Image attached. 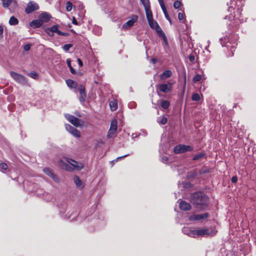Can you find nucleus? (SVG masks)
I'll use <instances>...</instances> for the list:
<instances>
[{
	"mask_svg": "<svg viewBox=\"0 0 256 256\" xmlns=\"http://www.w3.org/2000/svg\"><path fill=\"white\" fill-rule=\"evenodd\" d=\"M164 12V16H165L166 18V20L169 21V22H170V24H172V20H171L170 17L169 16V15L168 14L167 10H166L165 12Z\"/></svg>",
	"mask_w": 256,
	"mask_h": 256,
	"instance_id": "45",
	"label": "nucleus"
},
{
	"mask_svg": "<svg viewBox=\"0 0 256 256\" xmlns=\"http://www.w3.org/2000/svg\"><path fill=\"white\" fill-rule=\"evenodd\" d=\"M72 4L70 2H68L66 4V9L67 11L70 12L72 10Z\"/></svg>",
	"mask_w": 256,
	"mask_h": 256,
	"instance_id": "40",
	"label": "nucleus"
},
{
	"mask_svg": "<svg viewBox=\"0 0 256 256\" xmlns=\"http://www.w3.org/2000/svg\"><path fill=\"white\" fill-rule=\"evenodd\" d=\"M43 171L46 175H48L50 177L52 175L54 174L52 172V170L50 168H44L43 169Z\"/></svg>",
	"mask_w": 256,
	"mask_h": 256,
	"instance_id": "34",
	"label": "nucleus"
},
{
	"mask_svg": "<svg viewBox=\"0 0 256 256\" xmlns=\"http://www.w3.org/2000/svg\"><path fill=\"white\" fill-rule=\"evenodd\" d=\"M18 24V20L14 16H12L9 20V24L11 26H15Z\"/></svg>",
	"mask_w": 256,
	"mask_h": 256,
	"instance_id": "26",
	"label": "nucleus"
},
{
	"mask_svg": "<svg viewBox=\"0 0 256 256\" xmlns=\"http://www.w3.org/2000/svg\"><path fill=\"white\" fill-rule=\"evenodd\" d=\"M138 20V16L132 15L131 17V18L124 24L122 26V28H128L132 26L134 24V22H137Z\"/></svg>",
	"mask_w": 256,
	"mask_h": 256,
	"instance_id": "12",
	"label": "nucleus"
},
{
	"mask_svg": "<svg viewBox=\"0 0 256 256\" xmlns=\"http://www.w3.org/2000/svg\"><path fill=\"white\" fill-rule=\"evenodd\" d=\"M86 92L82 93V94H80V97H79L80 100L81 102H84L86 100Z\"/></svg>",
	"mask_w": 256,
	"mask_h": 256,
	"instance_id": "37",
	"label": "nucleus"
},
{
	"mask_svg": "<svg viewBox=\"0 0 256 256\" xmlns=\"http://www.w3.org/2000/svg\"><path fill=\"white\" fill-rule=\"evenodd\" d=\"M80 94L86 92L85 86L83 84H80L78 88Z\"/></svg>",
	"mask_w": 256,
	"mask_h": 256,
	"instance_id": "39",
	"label": "nucleus"
},
{
	"mask_svg": "<svg viewBox=\"0 0 256 256\" xmlns=\"http://www.w3.org/2000/svg\"><path fill=\"white\" fill-rule=\"evenodd\" d=\"M72 46V44H66L63 46V50L65 51H68L70 48Z\"/></svg>",
	"mask_w": 256,
	"mask_h": 256,
	"instance_id": "41",
	"label": "nucleus"
},
{
	"mask_svg": "<svg viewBox=\"0 0 256 256\" xmlns=\"http://www.w3.org/2000/svg\"><path fill=\"white\" fill-rule=\"evenodd\" d=\"M206 158V154L205 152H202L200 153H198L195 156H194L192 158L193 160H201L202 158Z\"/></svg>",
	"mask_w": 256,
	"mask_h": 256,
	"instance_id": "20",
	"label": "nucleus"
},
{
	"mask_svg": "<svg viewBox=\"0 0 256 256\" xmlns=\"http://www.w3.org/2000/svg\"><path fill=\"white\" fill-rule=\"evenodd\" d=\"M194 148L190 146L179 144L174 146V152L176 154H183L186 152H192Z\"/></svg>",
	"mask_w": 256,
	"mask_h": 256,
	"instance_id": "2",
	"label": "nucleus"
},
{
	"mask_svg": "<svg viewBox=\"0 0 256 256\" xmlns=\"http://www.w3.org/2000/svg\"><path fill=\"white\" fill-rule=\"evenodd\" d=\"M235 48H236L234 46H232V48H231V51L232 52L233 50H234ZM233 55H234V53H233V52H232V54L231 55V56H233Z\"/></svg>",
	"mask_w": 256,
	"mask_h": 256,
	"instance_id": "59",
	"label": "nucleus"
},
{
	"mask_svg": "<svg viewBox=\"0 0 256 256\" xmlns=\"http://www.w3.org/2000/svg\"><path fill=\"white\" fill-rule=\"evenodd\" d=\"M45 32L50 37H52L54 34L52 32H50L47 31V28L45 30Z\"/></svg>",
	"mask_w": 256,
	"mask_h": 256,
	"instance_id": "53",
	"label": "nucleus"
},
{
	"mask_svg": "<svg viewBox=\"0 0 256 256\" xmlns=\"http://www.w3.org/2000/svg\"><path fill=\"white\" fill-rule=\"evenodd\" d=\"M172 72L170 70H165L160 75V78L161 80H164L171 76Z\"/></svg>",
	"mask_w": 256,
	"mask_h": 256,
	"instance_id": "18",
	"label": "nucleus"
},
{
	"mask_svg": "<svg viewBox=\"0 0 256 256\" xmlns=\"http://www.w3.org/2000/svg\"><path fill=\"white\" fill-rule=\"evenodd\" d=\"M65 127L66 130L72 134L73 136L77 138L80 137V132L76 128H74L69 124H66Z\"/></svg>",
	"mask_w": 256,
	"mask_h": 256,
	"instance_id": "9",
	"label": "nucleus"
},
{
	"mask_svg": "<svg viewBox=\"0 0 256 256\" xmlns=\"http://www.w3.org/2000/svg\"><path fill=\"white\" fill-rule=\"evenodd\" d=\"M182 6V2L180 1L176 0L174 2V7L176 9L179 8Z\"/></svg>",
	"mask_w": 256,
	"mask_h": 256,
	"instance_id": "38",
	"label": "nucleus"
},
{
	"mask_svg": "<svg viewBox=\"0 0 256 256\" xmlns=\"http://www.w3.org/2000/svg\"><path fill=\"white\" fill-rule=\"evenodd\" d=\"M109 105L112 111H115L118 108V104L115 100L110 101Z\"/></svg>",
	"mask_w": 256,
	"mask_h": 256,
	"instance_id": "25",
	"label": "nucleus"
},
{
	"mask_svg": "<svg viewBox=\"0 0 256 256\" xmlns=\"http://www.w3.org/2000/svg\"><path fill=\"white\" fill-rule=\"evenodd\" d=\"M197 175H198V174L196 171L191 172H188V177L190 178H194Z\"/></svg>",
	"mask_w": 256,
	"mask_h": 256,
	"instance_id": "42",
	"label": "nucleus"
},
{
	"mask_svg": "<svg viewBox=\"0 0 256 256\" xmlns=\"http://www.w3.org/2000/svg\"><path fill=\"white\" fill-rule=\"evenodd\" d=\"M42 24V22H41L40 18H38V20H34L30 22V25L34 28H38L41 26Z\"/></svg>",
	"mask_w": 256,
	"mask_h": 256,
	"instance_id": "19",
	"label": "nucleus"
},
{
	"mask_svg": "<svg viewBox=\"0 0 256 256\" xmlns=\"http://www.w3.org/2000/svg\"><path fill=\"white\" fill-rule=\"evenodd\" d=\"M73 179L76 186L80 190L82 189L84 185L80 178L78 176L74 175Z\"/></svg>",
	"mask_w": 256,
	"mask_h": 256,
	"instance_id": "17",
	"label": "nucleus"
},
{
	"mask_svg": "<svg viewBox=\"0 0 256 256\" xmlns=\"http://www.w3.org/2000/svg\"><path fill=\"white\" fill-rule=\"evenodd\" d=\"M66 63H67V64H68V67L70 68V71L71 73L72 74H76V70H74V69L71 66V60H70L68 59L66 60Z\"/></svg>",
	"mask_w": 256,
	"mask_h": 256,
	"instance_id": "30",
	"label": "nucleus"
},
{
	"mask_svg": "<svg viewBox=\"0 0 256 256\" xmlns=\"http://www.w3.org/2000/svg\"><path fill=\"white\" fill-rule=\"evenodd\" d=\"M166 158H164V160H168V158H167V157H165Z\"/></svg>",
	"mask_w": 256,
	"mask_h": 256,
	"instance_id": "64",
	"label": "nucleus"
},
{
	"mask_svg": "<svg viewBox=\"0 0 256 256\" xmlns=\"http://www.w3.org/2000/svg\"><path fill=\"white\" fill-rule=\"evenodd\" d=\"M184 85H185L186 84V74H184Z\"/></svg>",
	"mask_w": 256,
	"mask_h": 256,
	"instance_id": "62",
	"label": "nucleus"
},
{
	"mask_svg": "<svg viewBox=\"0 0 256 256\" xmlns=\"http://www.w3.org/2000/svg\"><path fill=\"white\" fill-rule=\"evenodd\" d=\"M10 75L13 79L19 83L24 84L26 82L25 76L14 72H10Z\"/></svg>",
	"mask_w": 256,
	"mask_h": 256,
	"instance_id": "6",
	"label": "nucleus"
},
{
	"mask_svg": "<svg viewBox=\"0 0 256 256\" xmlns=\"http://www.w3.org/2000/svg\"><path fill=\"white\" fill-rule=\"evenodd\" d=\"M66 82L67 86L70 88H78L77 83L71 79L66 80Z\"/></svg>",
	"mask_w": 256,
	"mask_h": 256,
	"instance_id": "21",
	"label": "nucleus"
},
{
	"mask_svg": "<svg viewBox=\"0 0 256 256\" xmlns=\"http://www.w3.org/2000/svg\"><path fill=\"white\" fill-rule=\"evenodd\" d=\"M192 232L198 236H208L210 234V230L208 228H202L200 230H194L192 231Z\"/></svg>",
	"mask_w": 256,
	"mask_h": 256,
	"instance_id": "13",
	"label": "nucleus"
},
{
	"mask_svg": "<svg viewBox=\"0 0 256 256\" xmlns=\"http://www.w3.org/2000/svg\"><path fill=\"white\" fill-rule=\"evenodd\" d=\"M31 46L32 45L30 44H26L24 45V50L25 51H28L30 48Z\"/></svg>",
	"mask_w": 256,
	"mask_h": 256,
	"instance_id": "47",
	"label": "nucleus"
},
{
	"mask_svg": "<svg viewBox=\"0 0 256 256\" xmlns=\"http://www.w3.org/2000/svg\"><path fill=\"white\" fill-rule=\"evenodd\" d=\"M78 62L80 67L81 68L83 66L82 62L80 58L78 59Z\"/></svg>",
	"mask_w": 256,
	"mask_h": 256,
	"instance_id": "55",
	"label": "nucleus"
},
{
	"mask_svg": "<svg viewBox=\"0 0 256 256\" xmlns=\"http://www.w3.org/2000/svg\"><path fill=\"white\" fill-rule=\"evenodd\" d=\"M118 129V122L114 119L111 121L110 128L107 134V138H110L116 132Z\"/></svg>",
	"mask_w": 256,
	"mask_h": 256,
	"instance_id": "3",
	"label": "nucleus"
},
{
	"mask_svg": "<svg viewBox=\"0 0 256 256\" xmlns=\"http://www.w3.org/2000/svg\"><path fill=\"white\" fill-rule=\"evenodd\" d=\"M67 118L68 120L75 126H80V120L74 116L68 114Z\"/></svg>",
	"mask_w": 256,
	"mask_h": 256,
	"instance_id": "16",
	"label": "nucleus"
},
{
	"mask_svg": "<svg viewBox=\"0 0 256 256\" xmlns=\"http://www.w3.org/2000/svg\"><path fill=\"white\" fill-rule=\"evenodd\" d=\"M158 0V1L160 4H161L164 3V0Z\"/></svg>",
	"mask_w": 256,
	"mask_h": 256,
	"instance_id": "60",
	"label": "nucleus"
},
{
	"mask_svg": "<svg viewBox=\"0 0 256 256\" xmlns=\"http://www.w3.org/2000/svg\"><path fill=\"white\" fill-rule=\"evenodd\" d=\"M4 32V28L3 26L0 25V38L2 37V34Z\"/></svg>",
	"mask_w": 256,
	"mask_h": 256,
	"instance_id": "52",
	"label": "nucleus"
},
{
	"mask_svg": "<svg viewBox=\"0 0 256 256\" xmlns=\"http://www.w3.org/2000/svg\"><path fill=\"white\" fill-rule=\"evenodd\" d=\"M2 6L4 8H8L11 4L12 0H2Z\"/></svg>",
	"mask_w": 256,
	"mask_h": 256,
	"instance_id": "29",
	"label": "nucleus"
},
{
	"mask_svg": "<svg viewBox=\"0 0 256 256\" xmlns=\"http://www.w3.org/2000/svg\"><path fill=\"white\" fill-rule=\"evenodd\" d=\"M202 80V76L200 74L196 75L192 79V81L196 83Z\"/></svg>",
	"mask_w": 256,
	"mask_h": 256,
	"instance_id": "35",
	"label": "nucleus"
},
{
	"mask_svg": "<svg viewBox=\"0 0 256 256\" xmlns=\"http://www.w3.org/2000/svg\"><path fill=\"white\" fill-rule=\"evenodd\" d=\"M160 106L162 108L166 110L170 106V102L168 100H162L160 101Z\"/></svg>",
	"mask_w": 256,
	"mask_h": 256,
	"instance_id": "24",
	"label": "nucleus"
},
{
	"mask_svg": "<svg viewBox=\"0 0 256 256\" xmlns=\"http://www.w3.org/2000/svg\"><path fill=\"white\" fill-rule=\"evenodd\" d=\"M76 164H74L73 166L76 168L78 170H81L84 168V166L82 163H78L77 162H75Z\"/></svg>",
	"mask_w": 256,
	"mask_h": 256,
	"instance_id": "33",
	"label": "nucleus"
},
{
	"mask_svg": "<svg viewBox=\"0 0 256 256\" xmlns=\"http://www.w3.org/2000/svg\"><path fill=\"white\" fill-rule=\"evenodd\" d=\"M146 14L148 22L153 19L152 13L150 10V8H145Z\"/></svg>",
	"mask_w": 256,
	"mask_h": 256,
	"instance_id": "22",
	"label": "nucleus"
},
{
	"mask_svg": "<svg viewBox=\"0 0 256 256\" xmlns=\"http://www.w3.org/2000/svg\"><path fill=\"white\" fill-rule=\"evenodd\" d=\"M66 170H70L71 169V168L68 165V164H66Z\"/></svg>",
	"mask_w": 256,
	"mask_h": 256,
	"instance_id": "57",
	"label": "nucleus"
},
{
	"mask_svg": "<svg viewBox=\"0 0 256 256\" xmlns=\"http://www.w3.org/2000/svg\"><path fill=\"white\" fill-rule=\"evenodd\" d=\"M72 23L74 25H78V22L76 20V18L74 17H73Z\"/></svg>",
	"mask_w": 256,
	"mask_h": 256,
	"instance_id": "56",
	"label": "nucleus"
},
{
	"mask_svg": "<svg viewBox=\"0 0 256 256\" xmlns=\"http://www.w3.org/2000/svg\"><path fill=\"white\" fill-rule=\"evenodd\" d=\"M192 100L194 101L198 102L200 100V96L198 93H194L192 96Z\"/></svg>",
	"mask_w": 256,
	"mask_h": 256,
	"instance_id": "31",
	"label": "nucleus"
},
{
	"mask_svg": "<svg viewBox=\"0 0 256 256\" xmlns=\"http://www.w3.org/2000/svg\"><path fill=\"white\" fill-rule=\"evenodd\" d=\"M234 1H236V5L238 7L240 6L242 7L244 5L243 0H234Z\"/></svg>",
	"mask_w": 256,
	"mask_h": 256,
	"instance_id": "43",
	"label": "nucleus"
},
{
	"mask_svg": "<svg viewBox=\"0 0 256 256\" xmlns=\"http://www.w3.org/2000/svg\"><path fill=\"white\" fill-rule=\"evenodd\" d=\"M148 23L150 28L154 30L158 34L161 33L162 32H163L158 23L156 21L154 20V19L151 20H149Z\"/></svg>",
	"mask_w": 256,
	"mask_h": 256,
	"instance_id": "10",
	"label": "nucleus"
},
{
	"mask_svg": "<svg viewBox=\"0 0 256 256\" xmlns=\"http://www.w3.org/2000/svg\"><path fill=\"white\" fill-rule=\"evenodd\" d=\"M52 18L51 15L46 12L42 13L39 16V18L42 24L48 22Z\"/></svg>",
	"mask_w": 256,
	"mask_h": 256,
	"instance_id": "14",
	"label": "nucleus"
},
{
	"mask_svg": "<svg viewBox=\"0 0 256 256\" xmlns=\"http://www.w3.org/2000/svg\"><path fill=\"white\" fill-rule=\"evenodd\" d=\"M188 58L190 62H194L195 60V56L193 55H190Z\"/></svg>",
	"mask_w": 256,
	"mask_h": 256,
	"instance_id": "51",
	"label": "nucleus"
},
{
	"mask_svg": "<svg viewBox=\"0 0 256 256\" xmlns=\"http://www.w3.org/2000/svg\"><path fill=\"white\" fill-rule=\"evenodd\" d=\"M28 76H30V78H32L34 79H35V80H36L38 78V74L35 72H30L28 74Z\"/></svg>",
	"mask_w": 256,
	"mask_h": 256,
	"instance_id": "36",
	"label": "nucleus"
},
{
	"mask_svg": "<svg viewBox=\"0 0 256 256\" xmlns=\"http://www.w3.org/2000/svg\"><path fill=\"white\" fill-rule=\"evenodd\" d=\"M166 158H164V160H168V158H167V157H165Z\"/></svg>",
	"mask_w": 256,
	"mask_h": 256,
	"instance_id": "63",
	"label": "nucleus"
},
{
	"mask_svg": "<svg viewBox=\"0 0 256 256\" xmlns=\"http://www.w3.org/2000/svg\"><path fill=\"white\" fill-rule=\"evenodd\" d=\"M60 26L58 24H55L50 28H47V31L50 32H52L53 33L56 32L59 36H67L70 35L68 32H62L58 30Z\"/></svg>",
	"mask_w": 256,
	"mask_h": 256,
	"instance_id": "7",
	"label": "nucleus"
},
{
	"mask_svg": "<svg viewBox=\"0 0 256 256\" xmlns=\"http://www.w3.org/2000/svg\"><path fill=\"white\" fill-rule=\"evenodd\" d=\"M38 9L39 6L37 3L32 1H30L28 2L26 8H25V12L27 14H30Z\"/></svg>",
	"mask_w": 256,
	"mask_h": 256,
	"instance_id": "4",
	"label": "nucleus"
},
{
	"mask_svg": "<svg viewBox=\"0 0 256 256\" xmlns=\"http://www.w3.org/2000/svg\"><path fill=\"white\" fill-rule=\"evenodd\" d=\"M180 208L184 211L190 210L192 208V206L188 202L182 200L179 204Z\"/></svg>",
	"mask_w": 256,
	"mask_h": 256,
	"instance_id": "15",
	"label": "nucleus"
},
{
	"mask_svg": "<svg viewBox=\"0 0 256 256\" xmlns=\"http://www.w3.org/2000/svg\"><path fill=\"white\" fill-rule=\"evenodd\" d=\"M129 156V154H125L123 156H120V157H118L116 158V160H114V162H118V160H122V158H124L128 156Z\"/></svg>",
	"mask_w": 256,
	"mask_h": 256,
	"instance_id": "48",
	"label": "nucleus"
},
{
	"mask_svg": "<svg viewBox=\"0 0 256 256\" xmlns=\"http://www.w3.org/2000/svg\"><path fill=\"white\" fill-rule=\"evenodd\" d=\"M160 7H161L163 12H165L166 10H167L166 7L165 6L164 3H163L161 4H160Z\"/></svg>",
	"mask_w": 256,
	"mask_h": 256,
	"instance_id": "54",
	"label": "nucleus"
},
{
	"mask_svg": "<svg viewBox=\"0 0 256 256\" xmlns=\"http://www.w3.org/2000/svg\"><path fill=\"white\" fill-rule=\"evenodd\" d=\"M0 167L3 170H6L8 168V166L5 162H2L0 164Z\"/></svg>",
	"mask_w": 256,
	"mask_h": 256,
	"instance_id": "44",
	"label": "nucleus"
},
{
	"mask_svg": "<svg viewBox=\"0 0 256 256\" xmlns=\"http://www.w3.org/2000/svg\"><path fill=\"white\" fill-rule=\"evenodd\" d=\"M141 4L144 8H150V4L149 0H140Z\"/></svg>",
	"mask_w": 256,
	"mask_h": 256,
	"instance_id": "28",
	"label": "nucleus"
},
{
	"mask_svg": "<svg viewBox=\"0 0 256 256\" xmlns=\"http://www.w3.org/2000/svg\"><path fill=\"white\" fill-rule=\"evenodd\" d=\"M184 13L179 12L178 14V18L180 20H182L184 18Z\"/></svg>",
	"mask_w": 256,
	"mask_h": 256,
	"instance_id": "49",
	"label": "nucleus"
},
{
	"mask_svg": "<svg viewBox=\"0 0 256 256\" xmlns=\"http://www.w3.org/2000/svg\"><path fill=\"white\" fill-rule=\"evenodd\" d=\"M242 10L240 9V8H238V9H237V12H240Z\"/></svg>",
	"mask_w": 256,
	"mask_h": 256,
	"instance_id": "61",
	"label": "nucleus"
},
{
	"mask_svg": "<svg viewBox=\"0 0 256 256\" xmlns=\"http://www.w3.org/2000/svg\"><path fill=\"white\" fill-rule=\"evenodd\" d=\"M190 201L196 208L201 210L208 209L209 198L203 192H196L190 195Z\"/></svg>",
	"mask_w": 256,
	"mask_h": 256,
	"instance_id": "1",
	"label": "nucleus"
},
{
	"mask_svg": "<svg viewBox=\"0 0 256 256\" xmlns=\"http://www.w3.org/2000/svg\"><path fill=\"white\" fill-rule=\"evenodd\" d=\"M54 181L56 182H58L59 181V179L56 174H53L51 176H50Z\"/></svg>",
	"mask_w": 256,
	"mask_h": 256,
	"instance_id": "46",
	"label": "nucleus"
},
{
	"mask_svg": "<svg viewBox=\"0 0 256 256\" xmlns=\"http://www.w3.org/2000/svg\"><path fill=\"white\" fill-rule=\"evenodd\" d=\"M231 182L232 183H236L238 182V177L236 176H233L232 178Z\"/></svg>",
	"mask_w": 256,
	"mask_h": 256,
	"instance_id": "50",
	"label": "nucleus"
},
{
	"mask_svg": "<svg viewBox=\"0 0 256 256\" xmlns=\"http://www.w3.org/2000/svg\"><path fill=\"white\" fill-rule=\"evenodd\" d=\"M210 172V169L209 168H206L204 169L200 170L198 173L200 175H203L209 173Z\"/></svg>",
	"mask_w": 256,
	"mask_h": 256,
	"instance_id": "32",
	"label": "nucleus"
},
{
	"mask_svg": "<svg viewBox=\"0 0 256 256\" xmlns=\"http://www.w3.org/2000/svg\"><path fill=\"white\" fill-rule=\"evenodd\" d=\"M210 216L208 212H204L202 214H196L190 216L188 219L190 221H198L202 220H206Z\"/></svg>",
	"mask_w": 256,
	"mask_h": 256,
	"instance_id": "5",
	"label": "nucleus"
},
{
	"mask_svg": "<svg viewBox=\"0 0 256 256\" xmlns=\"http://www.w3.org/2000/svg\"><path fill=\"white\" fill-rule=\"evenodd\" d=\"M172 88V84L170 82H168V84H160L158 86V90L160 92L168 93L170 92Z\"/></svg>",
	"mask_w": 256,
	"mask_h": 256,
	"instance_id": "8",
	"label": "nucleus"
},
{
	"mask_svg": "<svg viewBox=\"0 0 256 256\" xmlns=\"http://www.w3.org/2000/svg\"><path fill=\"white\" fill-rule=\"evenodd\" d=\"M234 10V8L233 6H230L228 7V11L230 12V14L229 16H226L225 18L228 19L230 22L232 20L239 21V18H236V14H235V12Z\"/></svg>",
	"mask_w": 256,
	"mask_h": 256,
	"instance_id": "11",
	"label": "nucleus"
},
{
	"mask_svg": "<svg viewBox=\"0 0 256 256\" xmlns=\"http://www.w3.org/2000/svg\"><path fill=\"white\" fill-rule=\"evenodd\" d=\"M152 63H153V64H156V62H157V60H156V58H152Z\"/></svg>",
	"mask_w": 256,
	"mask_h": 256,
	"instance_id": "58",
	"label": "nucleus"
},
{
	"mask_svg": "<svg viewBox=\"0 0 256 256\" xmlns=\"http://www.w3.org/2000/svg\"><path fill=\"white\" fill-rule=\"evenodd\" d=\"M158 36L160 38H162V40L164 42V48H166V47H168V40L167 38H166V34H164V32H162L160 33V34H158Z\"/></svg>",
	"mask_w": 256,
	"mask_h": 256,
	"instance_id": "23",
	"label": "nucleus"
},
{
	"mask_svg": "<svg viewBox=\"0 0 256 256\" xmlns=\"http://www.w3.org/2000/svg\"><path fill=\"white\" fill-rule=\"evenodd\" d=\"M168 119L165 116H160L158 118V124L164 125L167 123Z\"/></svg>",
	"mask_w": 256,
	"mask_h": 256,
	"instance_id": "27",
	"label": "nucleus"
}]
</instances>
